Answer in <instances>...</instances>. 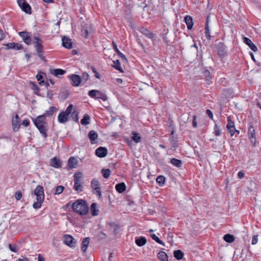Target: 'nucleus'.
<instances>
[{
    "instance_id": "48",
    "label": "nucleus",
    "mask_w": 261,
    "mask_h": 261,
    "mask_svg": "<svg viewBox=\"0 0 261 261\" xmlns=\"http://www.w3.org/2000/svg\"><path fill=\"white\" fill-rule=\"evenodd\" d=\"M170 141L172 144V146L174 148L177 147L176 140L174 139L173 137H171L169 138Z\"/></svg>"
},
{
    "instance_id": "32",
    "label": "nucleus",
    "mask_w": 261,
    "mask_h": 261,
    "mask_svg": "<svg viewBox=\"0 0 261 261\" xmlns=\"http://www.w3.org/2000/svg\"><path fill=\"white\" fill-rule=\"evenodd\" d=\"M108 225L109 227L110 230H111L115 234H116L117 232L118 227L117 225H116L115 223L111 222L108 223Z\"/></svg>"
},
{
    "instance_id": "18",
    "label": "nucleus",
    "mask_w": 261,
    "mask_h": 261,
    "mask_svg": "<svg viewBox=\"0 0 261 261\" xmlns=\"http://www.w3.org/2000/svg\"><path fill=\"white\" fill-rule=\"evenodd\" d=\"M50 165L55 168H59L61 167L62 163L58 158L54 157L50 159Z\"/></svg>"
},
{
    "instance_id": "31",
    "label": "nucleus",
    "mask_w": 261,
    "mask_h": 261,
    "mask_svg": "<svg viewBox=\"0 0 261 261\" xmlns=\"http://www.w3.org/2000/svg\"><path fill=\"white\" fill-rule=\"evenodd\" d=\"M91 213L92 216H97L98 215V210L97 209V204L93 203L90 207Z\"/></svg>"
},
{
    "instance_id": "47",
    "label": "nucleus",
    "mask_w": 261,
    "mask_h": 261,
    "mask_svg": "<svg viewBox=\"0 0 261 261\" xmlns=\"http://www.w3.org/2000/svg\"><path fill=\"white\" fill-rule=\"evenodd\" d=\"M228 123L226 125L227 128L231 126L234 125V122L231 120L230 116H228L227 118Z\"/></svg>"
},
{
    "instance_id": "38",
    "label": "nucleus",
    "mask_w": 261,
    "mask_h": 261,
    "mask_svg": "<svg viewBox=\"0 0 261 261\" xmlns=\"http://www.w3.org/2000/svg\"><path fill=\"white\" fill-rule=\"evenodd\" d=\"M170 162L172 165L177 167H180L182 165L181 161L180 160L174 158L171 159Z\"/></svg>"
},
{
    "instance_id": "19",
    "label": "nucleus",
    "mask_w": 261,
    "mask_h": 261,
    "mask_svg": "<svg viewBox=\"0 0 261 261\" xmlns=\"http://www.w3.org/2000/svg\"><path fill=\"white\" fill-rule=\"evenodd\" d=\"M248 137L251 143L254 145L255 144V130L253 126H250L248 129Z\"/></svg>"
},
{
    "instance_id": "3",
    "label": "nucleus",
    "mask_w": 261,
    "mask_h": 261,
    "mask_svg": "<svg viewBox=\"0 0 261 261\" xmlns=\"http://www.w3.org/2000/svg\"><path fill=\"white\" fill-rule=\"evenodd\" d=\"M33 194L36 196L37 201L33 203V207L35 209L39 208L41 206L45 197L43 187L40 185L37 186L34 190Z\"/></svg>"
},
{
    "instance_id": "24",
    "label": "nucleus",
    "mask_w": 261,
    "mask_h": 261,
    "mask_svg": "<svg viewBox=\"0 0 261 261\" xmlns=\"http://www.w3.org/2000/svg\"><path fill=\"white\" fill-rule=\"evenodd\" d=\"M68 164L70 168H75L77 166L78 161L74 157H70L68 160Z\"/></svg>"
},
{
    "instance_id": "34",
    "label": "nucleus",
    "mask_w": 261,
    "mask_h": 261,
    "mask_svg": "<svg viewBox=\"0 0 261 261\" xmlns=\"http://www.w3.org/2000/svg\"><path fill=\"white\" fill-rule=\"evenodd\" d=\"M174 257L178 260H180L184 256V253L180 250H175L174 252Z\"/></svg>"
},
{
    "instance_id": "20",
    "label": "nucleus",
    "mask_w": 261,
    "mask_h": 261,
    "mask_svg": "<svg viewBox=\"0 0 261 261\" xmlns=\"http://www.w3.org/2000/svg\"><path fill=\"white\" fill-rule=\"evenodd\" d=\"M135 241L137 246L142 247L146 244L147 240L144 237H137L135 238Z\"/></svg>"
},
{
    "instance_id": "27",
    "label": "nucleus",
    "mask_w": 261,
    "mask_h": 261,
    "mask_svg": "<svg viewBox=\"0 0 261 261\" xmlns=\"http://www.w3.org/2000/svg\"><path fill=\"white\" fill-rule=\"evenodd\" d=\"M185 21L187 25V28L189 30H191L193 25V19L191 16L187 15L185 17Z\"/></svg>"
},
{
    "instance_id": "60",
    "label": "nucleus",
    "mask_w": 261,
    "mask_h": 261,
    "mask_svg": "<svg viewBox=\"0 0 261 261\" xmlns=\"http://www.w3.org/2000/svg\"><path fill=\"white\" fill-rule=\"evenodd\" d=\"M206 113L207 114V115L208 116V117L210 118L213 119V115L212 112L210 110H207L206 111Z\"/></svg>"
},
{
    "instance_id": "29",
    "label": "nucleus",
    "mask_w": 261,
    "mask_h": 261,
    "mask_svg": "<svg viewBox=\"0 0 261 261\" xmlns=\"http://www.w3.org/2000/svg\"><path fill=\"white\" fill-rule=\"evenodd\" d=\"M50 72L54 75L58 77L59 75H63L65 73L66 71L61 69H56L50 70Z\"/></svg>"
},
{
    "instance_id": "46",
    "label": "nucleus",
    "mask_w": 261,
    "mask_h": 261,
    "mask_svg": "<svg viewBox=\"0 0 261 261\" xmlns=\"http://www.w3.org/2000/svg\"><path fill=\"white\" fill-rule=\"evenodd\" d=\"M214 133L217 136H218L221 134V129L217 124H215V125Z\"/></svg>"
},
{
    "instance_id": "40",
    "label": "nucleus",
    "mask_w": 261,
    "mask_h": 261,
    "mask_svg": "<svg viewBox=\"0 0 261 261\" xmlns=\"http://www.w3.org/2000/svg\"><path fill=\"white\" fill-rule=\"evenodd\" d=\"M101 173L105 178H107L110 175L111 170L109 169H103L101 170Z\"/></svg>"
},
{
    "instance_id": "12",
    "label": "nucleus",
    "mask_w": 261,
    "mask_h": 261,
    "mask_svg": "<svg viewBox=\"0 0 261 261\" xmlns=\"http://www.w3.org/2000/svg\"><path fill=\"white\" fill-rule=\"evenodd\" d=\"M69 79L71 81V84L74 87H77L81 83V77L77 74H71L68 76Z\"/></svg>"
},
{
    "instance_id": "11",
    "label": "nucleus",
    "mask_w": 261,
    "mask_h": 261,
    "mask_svg": "<svg viewBox=\"0 0 261 261\" xmlns=\"http://www.w3.org/2000/svg\"><path fill=\"white\" fill-rule=\"evenodd\" d=\"M91 186L93 190V193L100 197L101 191L99 187V182L96 179H94L91 181Z\"/></svg>"
},
{
    "instance_id": "42",
    "label": "nucleus",
    "mask_w": 261,
    "mask_h": 261,
    "mask_svg": "<svg viewBox=\"0 0 261 261\" xmlns=\"http://www.w3.org/2000/svg\"><path fill=\"white\" fill-rule=\"evenodd\" d=\"M151 238L154 240L156 242L160 244L165 245L164 243L155 234H151L150 235Z\"/></svg>"
},
{
    "instance_id": "33",
    "label": "nucleus",
    "mask_w": 261,
    "mask_h": 261,
    "mask_svg": "<svg viewBox=\"0 0 261 261\" xmlns=\"http://www.w3.org/2000/svg\"><path fill=\"white\" fill-rule=\"evenodd\" d=\"M56 110L57 109L55 107H50L49 109L46 111L45 113L43 115H44L45 117L46 116L50 117L53 115V114L55 111H56Z\"/></svg>"
},
{
    "instance_id": "54",
    "label": "nucleus",
    "mask_w": 261,
    "mask_h": 261,
    "mask_svg": "<svg viewBox=\"0 0 261 261\" xmlns=\"http://www.w3.org/2000/svg\"><path fill=\"white\" fill-rule=\"evenodd\" d=\"M258 236L257 235H255V236H253V237H252V241H251V244L252 245H255L257 243V241H258Z\"/></svg>"
},
{
    "instance_id": "17",
    "label": "nucleus",
    "mask_w": 261,
    "mask_h": 261,
    "mask_svg": "<svg viewBox=\"0 0 261 261\" xmlns=\"http://www.w3.org/2000/svg\"><path fill=\"white\" fill-rule=\"evenodd\" d=\"M19 35L22 38L23 41L27 44H30L31 43V39L29 35V33L25 32H20L19 33Z\"/></svg>"
},
{
    "instance_id": "4",
    "label": "nucleus",
    "mask_w": 261,
    "mask_h": 261,
    "mask_svg": "<svg viewBox=\"0 0 261 261\" xmlns=\"http://www.w3.org/2000/svg\"><path fill=\"white\" fill-rule=\"evenodd\" d=\"M34 123L36 127L38 129L42 136L46 138V122L45 121V117L44 115L39 116L34 120Z\"/></svg>"
},
{
    "instance_id": "58",
    "label": "nucleus",
    "mask_w": 261,
    "mask_h": 261,
    "mask_svg": "<svg viewBox=\"0 0 261 261\" xmlns=\"http://www.w3.org/2000/svg\"><path fill=\"white\" fill-rule=\"evenodd\" d=\"M22 124L25 126V127H27L30 124V122H29V121L27 120V119H25V120H23V121H22Z\"/></svg>"
},
{
    "instance_id": "14",
    "label": "nucleus",
    "mask_w": 261,
    "mask_h": 261,
    "mask_svg": "<svg viewBox=\"0 0 261 261\" xmlns=\"http://www.w3.org/2000/svg\"><path fill=\"white\" fill-rule=\"evenodd\" d=\"M108 153V150L106 148L99 147L95 150L96 155L100 158L105 157Z\"/></svg>"
},
{
    "instance_id": "28",
    "label": "nucleus",
    "mask_w": 261,
    "mask_h": 261,
    "mask_svg": "<svg viewBox=\"0 0 261 261\" xmlns=\"http://www.w3.org/2000/svg\"><path fill=\"white\" fill-rule=\"evenodd\" d=\"M116 190L119 193H122L126 190V186L124 182L118 184L115 186Z\"/></svg>"
},
{
    "instance_id": "56",
    "label": "nucleus",
    "mask_w": 261,
    "mask_h": 261,
    "mask_svg": "<svg viewBox=\"0 0 261 261\" xmlns=\"http://www.w3.org/2000/svg\"><path fill=\"white\" fill-rule=\"evenodd\" d=\"M193 122H192V125L194 127H196L197 126V123L196 121V120L197 118L196 116V115L193 116Z\"/></svg>"
},
{
    "instance_id": "1",
    "label": "nucleus",
    "mask_w": 261,
    "mask_h": 261,
    "mask_svg": "<svg viewBox=\"0 0 261 261\" xmlns=\"http://www.w3.org/2000/svg\"><path fill=\"white\" fill-rule=\"evenodd\" d=\"M73 109V106L70 104L67 108L65 111L62 112L60 113L58 116V120L60 123H64L68 121V116L70 114H72L73 116L76 118V120H78V114L75 111L72 112Z\"/></svg>"
},
{
    "instance_id": "49",
    "label": "nucleus",
    "mask_w": 261,
    "mask_h": 261,
    "mask_svg": "<svg viewBox=\"0 0 261 261\" xmlns=\"http://www.w3.org/2000/svg\"><path fill=\"white\" fill-rule=\"evenodd\" d=\"M22 197V193L20 191H18L15 193V198L17 200H19Z\"/></svg>"
},
{
    "instance_id": "53",
    "label": "nucleus",
    "mask_w": 261,
    "mask_h": 261,
    "mask_svg": "<svg viewBox=\"0 0 261 261\" xmlns=\"http://www.w3.org/2000/svg\"><path fill=\"white\" fill-rule=\"evenodd\" d=\"M91 69H92V71L95 73V77H96L98 79H100V75L98 73V72L96 71V69L93 67H92Z\"/></svg>"
},
{
    "instance_id": "13",
    "label": "nucleus",
    "mask_w": 261,
    "mask_h": 261,
    "mask_svg": "<svg viewBox=\"0 0 261 261\" xmlns=\"http://www.w3.org/2000/svg\"><path fill=\"white\" fill-rule=\"evenodd\" d=\"M218 53L221 57H223L226 54V46L222 42H219L217 45Z\"/></svg>"
},
{
    "instance_id": "30",
    "label": "nucleus",
    "mask_w": 261,
    "mask_h": 261,
    "mask_svg": "<svg viewBox=\"0 0 261 261\" xmlns=\"http://www.w3.org/2000/svg\"><path fill=\"white\" fill-rule=\"evenodd\" d=\"M158 257L162 261H168V257L167 254L164 251H160L158 253Z\"/></svg>"
},
{
    "instance_id": "37",
    "label": "nucleus",
    "mask_w": 261,
    "mask_h": 261,
    "mask_svg": "<svg viewBox=\"0 0 261 261\" xmlns=\"http://www.w3.org/2000/svg\"><path fill=\"white\" fill-rule=\"evenodd\" d=\"M224 240L228 243H232L234 241V236L229 234L224 235L223 237Z\"/></svg>"
},
{
    "instance_id": "39",
    "label": "nucleus",
    "mask_w": 261,
    "mask_h": 261,
    "mask_svg": "<svg viewBox=\"0 0 261 261\" xmlns=\"http://www.w3.org/2000/svg\"><path fill=\"white\" fill-rule=\"evenodd\" d=\"M156 182L160 186L164 184L165 181V177L163 175L159 176L156 179Z\"/></svg>"
},
{
    "instance_id": "23",
    "label": "nucleus",
    "mask_w": 261,
    "mask_h": 261,
    "mask_svg": "<svg viewBox=\"0 0 261 261\" xmlns=\"http://www.w3.org/2000/svg\"><path fill=\"white\" fill-rule=\"evenodd\" d=\"M6 46L8 49H13L15 50H20L22 48V46L21 44L14 42L9 43L6 44Z\"/></svg>"
},
{
    "instance_id": "35",
    "label": "nucleus",
    "mask_w": 261,
    "mask_h": 261,
    "mask_svg": "<svg viewBox=\"0 0 261 261\" xmlns=\"http://www.w3.org/2000/svg\"><path fill=\"white\" fill-rule=\"evenodd\" d=\"M90 117L88 115L85 114L81 120V123L82 125H86L90 123Z\"/></svg>"
},
{
    "instance_id": "51",
    "label": "nucleus",
    "mask_w": 261,
    "mask_h": 261,
    "mask_svg": "<svg viewBox=\"0 0 261 261\" xmlns=\"http://www.w3.org/2000/svg\"><path fill=\"white\" fill-rule=\"evenodd\" d=\"M81 80H83L84 81H87L89 79V74L86 72L83 73L82 75Z\"/></svg>"
},
{
    "instance_id": "61",
    "label": "nucleus",
    "mask_w": 261,
    "mask_h": 261,
    "mask_svg": "<svg viewBox=\"0 0 261 261\" xmlns=\"http://www.w3.org/2000/svg\"><path fill=\"white\" fill-rule=\"evenodd\" d=\"M54 85V83L51 80H47L45 82V85L46 87H48L49 85Z\"/></svg>"
},
{
    "instance_id": "8",
    "label": "nucleus",
    "mask_w": 261,
    "mask_h": 261,
    "mask_svg": "<svg viewBox=\"0 0 261 261\" xmlns=\"http://www.w3.org/2000/svg\"><path fill=\"white\" fill-rule=\"evenodd\" d=\"M17 3L21 9L26 13H31V7L25 0H17Z\"/></svg>"
},
{
    "instance_id": "62",
    "label": "nucleus",
    "mask_w": 261,
    "mask_h": 261,
    "mask_svg": "<svg viewBox=\"0 0 261 261\" xmlns=\"http://www.w3.org/2000/svg\"><path fill=\"white\" fill-rule=\"evenodd\" d=\"M238 176L239 178L241 179L244 177V173L242 171H240L238 174Z\"/></svg>"
},
{
    "instance_id": "21",
    "label": "nucleus",
    "mask_w": 261,
    "mask_h": 261,
    "mask_svg": "<svg viewBox=\"0 0 261 261\" xmlns=\"http://www.w3.org/2000/svg\"><path fill=\"white\" fill-rule=\"evenodd\" d=\"M88 136L91 141V144H95L97 142L96 140L98 138V134L95 130L90 131Z\"/></svg>"
},
{
    "instance_id": "25",
    "label": "nucleus",
    "mask_w": 261,
    "mask_h": 261,
    "mask_svg": "<svg viewBox=\"0 0 261 261\" xmlns=\"http://www.w3.org/2000/svg\"><path fill=\"white\" fill-rule=\"evenodd\" d=\"M90 242V238L88 237L85 238L83 239L81 244V250L83 252H85L87 249Z\"/></svg>"
},
{
    "instance_id": "43",
    "label": "nucleus",
    "mask_w": 261,
    "mask_h": 261,
    "mask_svg": "<svg viewBox=\"0 0 261 261\" xmlns=\"http://www.w3.org/2000/svg\"><path fill=\"white\" fill-rule=\"evenodd\" d=\"M207 20L206 21V23L205 24V37L206 38L210 40L211 39V36L210 33V30L208 28V24H207Z\"/></svg>"
},
{
    "instance_id": "50",
    "label": "nucleus",
    "mask_w": 261,
    "mask_h": 261,
    "mask_svg": "<svg viewBox=\"0 0 261 261\" xmlns=\"http://www.w3.org/2000/svg\"><path fill=\"white\" fill-rule=\"evenodd\" d=\"M143 33L145 34L146 36L148 37L149 38H152L153 37V35L150 33L148 30H144Z\"/></svg>"
},
{
    "instance_id": "59",
    "label": "nucleus",
    "mask_w": 261,
    "mask_h": 261,
    "mask_svg": "<svg viewBox=\"0 0 261 261\" xmlns=\"http://www.w3.org/2000/svg\"><path fill=\"white\" fill-rule=\"evenodd\" d=\"M31 83V84H32V85H33V87H34L33 89H34V90L35 91V93L36 94H37V93L39 92V88H38V87H37L35 84H34V83Z\"/></svg>"
},
{
    "instance_id": "36",
    "label": "nucleus",
    "mask_w": 261,
    "mask_h": 261,
    "mask_svg": "<svg viewBox=\"0 0 261 261\" xmlns=\"http://www.w3.org/2000/svg\"><path fill=\"white\" fill-rule=\"evenodd\" d=\"M112 66L116 69L121 71V72H123L120 61L118 60L113 61V64L112 65Z\"/></svg>"
},
{
    "instance_id": "63",
    "label": "nucleus",
    "mask_w": 261,
    "mask_h": 261,
    "mask_svg": "<svg viewBox=\"0 0 261 261\" xmlns=\"http://www.w3.org/2000/svg\"><path fill=\"white\" fill-rule=\"evenodd\" d=\"M16 261H29V259L27 257L19 258Z\"/></svg>"
},
{
    "instance_id": "55",
    "label": "nucleus",
    "mask_w": 261,
    "mask_h": 261,
    "mask_svg": "<svg viewBox=\"0 0 261 261\" xmlns=\"http://www.w3.org/2000/svg\"><path fill=\"white\" fill-rule=\"evenodd\" d=\"M113 47L114 49L115 50V51L117 54H119V53L120 54V51L118 49L117 46L114 41H113Z\"/></svg>"
},
{
    "instance_id": "44",
    "label": "nucleus",
    "mask_w": 261,
    "mask_h": 261,
    "mask_svg": "<svg viewBox=\"0 0 261 261\" xmlns=\"http://www.w3.org/2000/svg\"><path fill=\"white\" fill-rule=\"evenodd\" d=\"M227 129L229 130V132L230 134V135L231 136H232L234 135V134L236 132H237L238 133V134L239 133V131L237 130L236 129L234 125L231 126L230 127L227 128Z\"/></svg>"
},
{
    "instance_id": "41",
    "label": "nucleus",
    "mask_w": 261,
    "mask_h": 261,
    "mask_svg": "<svg viewBox=\"0 0 261 261\" xmlns=\"http://www.w3.org/2000/svg\"><path fill=\"white\" fill-rule=\"evenodd\" d=\"M64 189V187L62 186H59L56 188L55 195H59L61 194Z\"/></svg>"
},
{
    "instance_id": "5",
    "label": "nucleus",
    "mask_w": 261,
    "mask_h": 261,
    "mask_svg": "<svg viewBox=\"0 0 261 261\" xmlns=\"http://www.w3.org/2000/svg\"><path fill=\"white\" fill-rule=\"evenodd\" d=\"M33 40L34 47L37 51L38 56L42 60H44V57L43 55V42L42 40L37 36H34L33 37Z\"/></svg>"
},
{
    "instance_id": "10",
    "label": "nucleus",
    "mask_w": 261,
    "mask_h": 261,
    "mask_svg": "<svg viewBox=\"0 0 261 261\" xmlns=\"http://www.w3.org/2000/svg\"><path fill=\"white\" fill-rule=\"evenodd\" d=\"M81 32L83 36L87 38L93 33V30L90 24H87L82 26Z\"/></svg>"
},
{
    "instance_id": "64",
    "label": "nucleus",
    "mask_w": 261,
    "mask_h": 261,
    "mask_svg": "<svg viewBox=\"0 0 261 261\" xmlns=\"http://www.w3.org/2000/svg\"><path fill=\"white\" fill-rule=\"evenodd\" d=\"M38 261H44V257L41 254H38Z\"/></svg>"
},
{
    "instance_id": "9",
    "label": "nucleus",
    "mask_w": 261,
    "mask_h": 261,
    "mask_svg": "<svg viewBox=\"0 0 261 261\" xmlns=\"http://www.w3.org/2000/svg\"><path fill=\"white\" fill-rule=\"evenodd\" d=\"M63 241L65 244L71 248L74 247L76 243L75 239L69 234L64 235L63 236Z\"/></svg>"
},
{
    "instance_id": "16",
    "label": "nucleus",
    "mask_w": 261,
    "mask_h": 261,
    "mask_svg": "<svg viewBox=\"0 0 261 261\" xmlns=\"http://www.w3.org/2000/svg\"><path fill=\"white\" fill-rule=\"evenodd\" d=\"M243 42L246 44H247L253 51L255 52L257 50V47L254 43H252V42L250 39L244 37L243 38Z\"/></svg>"
},
{
    "instance_id": "7",
    "label": "nucleus",
    "mask_w": 261,
    "mask_h": 261,
    "mask_svg": "<svg viewBox=\"0 0 261 261\" xmlns=\"http://www.w3.org/2000/svg\"><path fill=\"white\" fill-rule=\"evenodd\" d=\"M88 95L93 98L95 99H101L103 101L107 100V96L101 92L100 91L97 90H92L89 91Z\"/></svg>"
},
{
    "instance_id": "57",
    "label": "nucleus",
    "mask_w": 261,
    "mask_h": 261,
    "mask_svg": "<svg viewBox=\"0 0 261 261\" xmlns=\"http://www.w3.org/2000/svg\"><path fill=\"white\" fill-rule=\"evenodd\" d=\"M204 76L207 79L208 77H210V72L207 70H205L203 72Z\"/></svg>"
},
{
    "instance_id": "2",
    "label": "nucleus",
    "mask_w": 261,
    "mask_h": 261,
    "mask_svg": "<svg viewBox=\"0 0 261 261\" xmlns=\"http://www.w3.org/2000/svg\"><path fill=\"white\" fill-rule=\"evenodd\" d=\"M73 211L81 215H85L88 212V206L86 201L83 199H78L72 205Z\"/></svg>"
},
{
    "instance_id": "15",
    "label": "nucleus",
    "mask_w": 261,
    "mask_h": 261,
    "mask_svg": "<svg viewBox=\"0 0 261 261\" xmlns=\"http://www.w3.org/2000/svg\"><path fill=\"white\" fill-rule=\"evenodd\" d=\"M20 120L19 117L17 114H16L15 116L12 118V123L13 129L14 131L16 132L18 130L20 126Z\"/></svg>"
},
{
    "instance_id": "45",
    "label": "nucleus",
    "mask_w": 261,
    "mask_h": 261,
    "mask_svg": "<svg viewBox=\"0 0 261 261\" xmlns=\"http://www.w3.org/2000/svg\"><path fill=\"white\" fill-rule=\"evenodd\" d=\"M36 78L37 80L39 82V84L41 85H42L43 83H44V81L43 80H42L43 77L41 74L39 73L36 75Z\"/></svg>"
},
{
    "instance_id": "26",
    "label": "nucleus",
    "mask_w": 261,
    "mask_h": 261,
    "mask_svg": "<svg viewBox=\"0 0 261 261\" xmlns=\"http://www.w3.org/2000/svg\"><path fill=\"white\" fill-rule=\"evenodd\" d=\"M141 140L142 137L139 133L136 132H132V140H133L135 142L138 143L140 142Z\"/></svg>"
},
{
    "instance_id": "52",
    "label": "nucleus",
    "mask_w": 261,
    "mask_h": 261,
    "mask_svg": "<svg viewBox=\"0 0 261 261\" xmlns=\"http://www.w3.org/2000/svg\"><path fill=\"white\" fill-rule=\"evenodd\" d=\"M9 249L13 252H16L18 251V249L16 246H12L11 244L9 245Z\"/></svg>"
},
{
    "instance_id": "6",
    "label": "nucleus",
    "mask_w": 261,
    "mask_h": 261,
    "mask_svg": "<svg viewBox=\"0 0 261 261\" xmlns=\"http://www.w3.org/2000/svg\"><path fill=\"white\" fill-rule=\"evenodd\" d=\"M82 173L81 172H75L74 174V188L77 191H82L83 186L82 185Z\"/></svg>"
},
{
    "instance_id": "22",
    "label": "nucleus",
    "mask_w": 261,
    "mask_h": 261,
    "mask_svg": "<svg viewBox=\"0 0 261 261\" xmlns=\"http://www.w3.org/2000/svg\"><path fill=\"white\" fill-rule=\"evenodd\" d=\"M62 45L64 47L67 48H71L72 47V43L71 39L69 38L64 37L62 38Z\"/></svg>"
}]
</instances>
